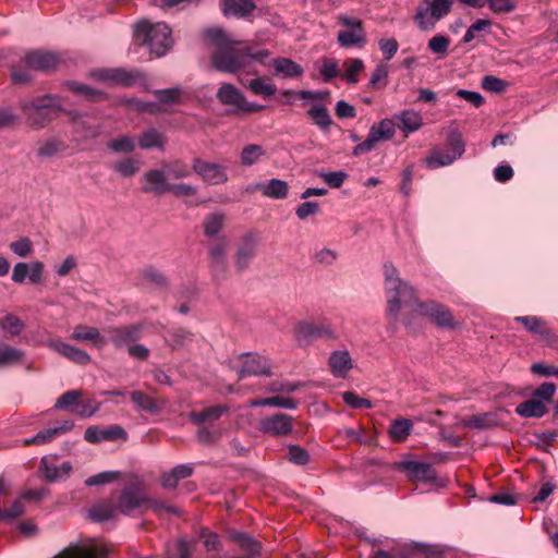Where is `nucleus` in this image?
Returning a JSON list of instances; mask_svg holds the SVG:
<instances>
[{
    "label": "nucleus",
    "instance_id": "nucleus-14",
    "mask_svg": "<svg viewBox=\"0 0 558 558\" xmlns=\"http://www.w3.org/2000/svg\"><path fill=\"white\" fill-rule=\"evenodd\" d=\"M397 469L407 473L410 481L433 483L437 478V472L432 464L421 461H401Z\"/></svg>",
    "mask_w": 558,
    "mask_h": 558
},
{
    "label": "nucleus",
    "instance_id": "nucleus-39",
    "mask_svg": "<svg viewBox=\"0 0 558 558\" xmlns=\"http://www.w3.org/2000/svg\"><path fill=\"white\" fill-rule=\"evenodd\" d=\"M247 88L255 95L269 97L276 94L277 87L266 76L253 78L248 82Z\"/></svg>",
    "mask_w": 558,
    "mask_h": 558
},
{
    "label": "nucleus",
    "instance_id": "nucleus-8",
    "mask_svg": "<svg viewBox=\"0 0 558 558\" xmlns=\"http://www.w3.org/2000/svg\"><path fill=\"white\" fill-rule=\"evenodd\" d=\"M230 242L222 235L208 245V263L210 272L216 281L226 277L228 269V251Z\"/></svg>",
    "mask_w": 558,
    "mask_h": 558
},
{
    "label": "nucleus",
    "instance_id": "nucleus-16",
    "mask_svg": "<svg viewBox=\"0 0 558 558\" xmlns=\"http://www.w3.org/2000/svg\"><path fill=\"white\" fill-rule=\"evenodd\" d=\"M61 57L58 53L33 50L25 54L24 63L27 68L38 71H51L61 63Z\"/></svg>",
    "mask_w": 558,
    "mask_h": 558
},
{
    "label": "nucleus",
    "instance_id": "nucleus-45",
    "mask_svg": "<svg viewBox=\"0 0 558 558\" xmlns=\"http://www.w3.org/2000/svg\"><path fill=\"white\" fill-rule=\"evenodd\" d=\"M497 424L496 416L493 413H482L472 415L463 421L465 427L471 428H490Z\"/></svg>",
    "mask_w": 558,
    "mask_h": 558
},
{
    "label": "nucleus",
    "instance_id": "nucleus-52",
    "mask_svg": "<svg viewBox=\"0 0 558 558\" xmlns=\"http://www.w3.org/2000/svg\"><path fill=\"white\" fill-rule=\"evenodd\" d=\"M41 469L45 472V477L49 482H53L58 480L61 474H68L71 471V465L69 463H64L61 468L56 465H50L47 458H43L40 462Z\"/></svg>",
    "mask_w": 558,
    "mask_h": 558
},
{
    "label": "nucleus",
    "instance_id": "nucleus-5",
    "mask_svg": "<svg viewBox=\"0 0 558 558\" xmlns=\"http://www.w3.org/2000/svg\"><path fill=\"white\" fill-rule=\"evenodd\" d=\"M449 150H441L438 147L430 149L429 155L425 157L424 163L428 169H437L451 165L460 158L464 153V143L458 132H452L447 138Z\"/></svg>",
    "mask_w": 558,
    "mask_h": 558
},
{
    "label": "nucleus",
    "instance_id": "nucleus-19",
    "mask_svg": "<svg viewBox=\"0 0 558 558\" xmlns=\"http://www.w3.org/2000/svg\"><path fill=\"white\" fill-rule=\"evenodd\" d=\"M166 169H150L143 174V192L161 195L169 192L171 183L168 182Z\"/></svg>",
    "mask_w": 558,
    "mask_h": 558
},
{
    "label": "nucleus",
    "instance_id": "nucleus-21",
    "mask_svg": "<svg viewBox=\"0 0 558 558\" xmlns=\"http://www.w3.org/2000/svg\"><path fill=\"white\" fill-rule=\"evenodd\" d=\"M44 264L41 262L17 263L12 271V280L15 283H24L26 277L32 283H40L43 280Z\"/></svg>",
    "mask_w": 558,
    "mask_h": 558
},
{
    "label": "nucleus",
    "instance_id": "nucleus-15",
    "mask_svg": "<svg viewBox=\"0 0 558 558\" xmlns=\"http://www.w3.org/2000/svg\"><path fill=\"white\" fill-rule=\"evenodd\" d=\"M259 429L264 434L272 436H288L293 430V417L284 413H276L263 418L259 423Z\"/></svg>",
    "mask_w": 558,
    "mask_h": 558
},
{
    "label": "nucleus",
    "instance_id": "nucleus-17",
    "mask_svg": "<svg viewBox=\"0 0 558 558\" xmlns=\"http://www.w3.org/2000/svg\"><path fill=\"white\" fill-rule=\"evenodd\" d=\"M258 240L254 233H246L242 236L235 253L234 265L238 271H243L254 258L257 251Z\"/></svg>",
    "mask_w": 558,
    "mask_h": 558
},
{
    "label": "nucleus",
    "instance_id": "nucleus-10",
    "mask_svg": "<svg viewBox=\"0 0 558 558\" xmlns=\"http://www.w3.org/2000/svg\"><path fill=\"white\" fill-rule=\"evenodd\" d=\"M110 549L107 545L88 541L86 543L70 544L53 558H107Z\"/></svg>",
    "mask_w": 558,
    "mask_h": 558
},
{
    "label": "nucleus",
    "instance_id": "nucleus-56",
    "mask_svg": "<svg viewBox=\"0 0 558 558\" xmlns=\"http://www.w3.org/2000/svg\"><path fill=\"white\" fill-rule=\"evenodd\" d=\"M107 146L116 153H132L135 148L133 138L126 135L110 141Z\"/></svg>",
    "mask_w": 558,
    "mask_h": 558
},
{
    "label": "nucleus",
    "instance_id": "nucleus-36",
    "mask_svg": "<svg viewBox=\"0 0 558 558\" xmlns=\"http://www.w3.org/2000/svg\"><path fill=\"white\" fill-rule=\"evenodd\" d=\"M166 143V135L156 129H149L143 132L138 138V145L142 149L162 148Z\"/></svg>",
    "mask_w": 558,
    "mask_h": 558
},
{
    "label": "nucleus",
    "instance_id": "nucleus-57",
    "mask_svg": "<svg viewBox=\"0 0 558 558\" xmlns=\"http://www.w3.org/2000/svg\"><path fill=\"white\" fill-rule=\"evenodd\" d=\"M64 149V143L57 140H48L44 142L37 150L39 157L50 158L56 154L62 151Z\"/></svg>",
    "mask_w": 558,
    "mask_h": 558
},
{
    "label": "nucleus",
    "instance_id": "nucleus-58",
    "mask_svg": "<svg viewBox=\"0 0 558 558\" xmlns=\"http://www.w3.org/2000/svg\"><path fill=\"white\" fill-rule=\"evenodd\" d=\"M343 402L353 409H371L373 403L371 400L359 397L353 391H345L342 393Z\"/></svg>",
    "mask_w": 558,
    "mask_h": 558
},
{
    "label": "nucleus",
    "instance_id": "nucleus-25",
    "mask_svg": "<svg viewBox=\"0 0 558 558\" xmlns=\"http://www.w3.org/2000/svg\"><path fill=\"white\" fill-rule=\"evenodd\" d=\"M70 338L74 341L90 342L97 348H102L107 343L106 339L100 335L98 328L87 325L75 326Z\"/></svg>",
    "mask_w": 558,
    "mask_h": 558
},
{
    "label": "nucleus",
    "instance_id": "nucleus-30",
    "mask_svg": "<svg viewBox=\"0 0 558 558\" xmlns=\"http://www.w3.org/2000/svg\"><path fill=\"white\" fill-rule=\"evenodd\" d=\"M219 102L226 106H232L238 111L244 95L232 84H222L216 94Z\"/></svg>",
    "mask_w": 558,
    "mask_h": 558
},
{
    "label": "nucleus",
    "instance_id": "nucleus-32",
    "mask_svg": "<svg viewBox=\"0 0 558 558\" xmlns=\"http://www.w3.org/2000/svg\"><path fill=\"white\" fill-rule=\"evenodd\" d=\"M119 514L114 500L99 502L89 510V517L98 522L114 519Z\"/></svg>",
    "mask_w": 558,
    "mask_h": 558
},
{
    "label": "nucleus",
    "instance_id": "nucleus-20",
    "mask_svg": "<svg viewBox=\"0 0 558 558\" xmlns=\"http://www.w3.org/2000/svg\"><path fill=\"white\" fill-rule=\"evenodd\" d=\"M143 329V324H132L109 328L108 332L110 335V341L113 343V345L116 348H121L125 344H130L140 340Z\"/></svg>",
    "mask_w": 558,
    "mask_h": 558
},
{
    "label": "nucleus",
    "instance_id": "nucleus-27",
    "mask_svg": "<svg viewBox=\"0 0 558 558\" xmlns=\"http://www.w3.org/2000/svg\"><path fill=\"white\" fill-rule=\"evenodd\" d=\"M276 75L283 78L301 77L304 73L303 68L289 58H276L271 61Z\"/></svg>",
    "mask_w": 558,
    "mask_h": 558
},
{
    "label": "nucleus",
    "instance_id": "nucleus-43",
    "mask_svg": "<svg viewBox=\"0 0 558 558\" xmlns=\"http://www.w3.org/2000/svg\"><path fill=\"white\" fill-rule=\"evenodd\" d=\"M307 114L313 120V122L324 131L329 130L332 124L328 109L322 105L313 106L307 111Z\"/></svg>",
    "mask_w": 558,
    "mask_h": 558
},
{
    "label": "nucleus",
    "instance_id": "nucleus-49",
    "mask_svg": "<svg viewBox=\"0 0 558 558\" xmlns=\"http://www.w3.org/2000/svg\"><path fill=\"white\" fill-rule=\"evenodd\" d=\"M388 81V66L387 64L380 62L374 69L371 80L368 83V87L371 89H381L385 88Z\"/></svg>",
    "mask_w": 558,
    "mask_h": 558
},
{
    "label": "nucleus",
    "instance_id": "nucleus-42",
    "mask_svg": "<svg viewBox=\"0 0 558 558\" xmlns=\"http://www.w3.org/2000/svg\"><path fill=\"white\" fill-rule=\"evenodd\" d=\"M25 328V324L14 314H7L0 319V330L9 337L19 336Z\"/></svg>",
    "mask_w": 558,
    "mask_h": 558
},
{
    "label": "nucleus",
    "instance_id": "nucleus-51",
    "mask_svg": "<svg viewBox=\"0 0 558 558\" xmlns=\"http://www.w3.org/2000/svg\"><path fill=\"white\" fill-rule=\"evenodd\" d=\"M371 131L379 141H388L395 135V123L390 119H384L372 125Z\"/></svg>",
    "mask_w": 558,
    "mask_h": 558
},
{
    "label": "nucleus",
    "instance_id": "nucleus-60",
    "mask_svg": "<svg viewBox=\"0 0 558 558\" xmlns=\"http://www.w3.org/2000/svg\"><path fill=\"white\" fill-rule=\"evenodd\" d=\"M508 83L499 77L486 75L483 77L482 87L493 93H502L506 90Z\"/></svg>",
    "mask_w": 558,
    "mask_h": 558
},
{
    "label": "nucleus",
    "instance_id": "nucleus-48",
    "mask_svg": "<svg viewBox=\"0 0 558 558\" xmlns=\"http://www.w3.org/2000/svg\"><path fill=\"white\" fill-rule=\"evenodd\" d=\"M162 167L166 169L169 179L180 180L191 175L190 167L180 159L162 162Z\"/></svg>",
    "mask_w": 558,
    "mask_h": 558
},
{
    "label": "nucleus",
    "instance_id": "nucleus-12",
    "mask_svg": "<svg viewBox=\"0 0 558 558\" xmlns=\"http://www.w3.org/2000/svg\"><path fill=\"white\" fill-rule=\"evenodd\" d=\"M192 169L205 183L210 185L225 184L229 180L227 167L217 162L194 158Z\"/></svg>",
    "mask_w": 558,
    "mask_h": 558
},
{
    "label": "nucleus",
    "instance_id": "nucleus-2",
    "mask_svg": "<svg viewBox=\"0 0 558 558\" xmlns=\"http://www.w3.org/2000/svg\"><path fill=\"white\" fill-rule=\"evenodd\" d=\"M204 37L207 45L214 48L211 65L220 72L235 73L244 69L248 60L264 62L270 54L266 49L255 50L248 43L233 39L219 27L206 29Z\"/></svg>",
    "mask_w": 558,
    "mask_h": 558
},
{
    "label": "nucleus",
    "instance_id": "nucleus-33",
    "mask_svg": "<svg viewBox=\"0 0 558 558\" xmlns=\"http://www.w3.org/2000/svg\"><path fill=\"white\" fill-rule=\"evenodd\" d=\"M515 412L523 417H541L546 413V407L543 400L532 396L530 400L520 403Z\"/></svg>",
    "mask_w": 558,
    "mask_h": 558
},
{
    "label": "nucleus",
    "instance_id": "nucleus-44",
    "mask_svg": "<svg viewBox=\"0 0 558 558\" xmlns=\"http://www.w3.org/2000/svg\"><path fill=\"white\" fill-rule=\"evenodd\" d=\"M265 155V149L257 144H250L243 147L240 161L244 167H251L255 165Z\"/></svg>",
    "mask_w": 558,
    "mask_h": 558
},
{
    "label": "nucleus",
    "instance_id": "nucleus-28",
    "mask_svg": "<svg viewBox=\"0 0 558 558\" xmlns=\"http://www.w3.org/2000/svg\"><path fill=\"white\" fill-rule=\"evenodd\" d=\"M193 474V468L190 464H180L169 472L161 475V485L167 489H174L181 480L187 478Z\"/></svg>",
    "mask_w": 558,
    "mask_h": 558
},
{
    "label": "nucleus",
    "instance_id": "nucleus-34",
    "mask_svg": "<svg viewBox=\"0 0 558 558\" xmlns=\"http://www.w3.org/2000/svg\"><path fill=\"white\" fill-rule=\"evenodd\" d=\"M24 356V351L11 347L0 339V367L20 364Z\"/></svg>",
    "mask_w": 558,
    "mask_h": 558
},
{
    "label": "nucleus",
    "instance_id": "nucleus-53",
    "mask_svg": "<svg viewBox=\"0 0 558 558\" xmlns=\"http://www.w3.org/2000/svg\"><path fill=\"white\" fill-rule=\"evenodd\" d=\"M112 168L122 177L130 178L140 170V162L133 158H125L116 162Z\"/></svg>",
    "mask_w": 558,
    "mask_h": 558
},
{
    "label": "nucleus",
    "instance_id": "nucleus-6",
    "mask_svg": "<svg viewBox=\"0 0 558 558\" xmlns=\"http://www.w3.org/2000/svg\"><path fill=\"white\" fill-rule=\"evenodd\" d=\"M339 23L348 29L340 31L337 36L338 44L343 48L359 47L366 44V35L362 20L348 15H339Z\"/></svg>",
    "mask_w": 558,
    "mask_h": 558
},
{
    "label": "nucleus",
    "instance_id": "nucleus-23",
    "mask_svg": "<svg viewBox=\"0 0 558 558\" xmlns=\"http://www.w3.org/2000/svg\"><path fill=\"white\" fill-rule=\"evenodd\" d=\"M330 372L335 377L345 378L353 368V361L347 350L335 351L329 357Z\"/></svg>",
    "mask_w": 558,
    "mask_h": 558
},
{
    "label": "nucleus",
    "instance_id": "nucleus-29",
    "mask_svg": "<svg viewBox=\"0 0 558 558\" xmlns=\"http://www.w3.org/2000/svg\"><path fill=\"white\" fill-rule=\"evenodd\" d=\"M229 411L227 405L218 404L206 408L202 411H193L190 413V420L194 424L210 423L219 420L225 413Z\"/></svg>",
    "mask_w": 558,
    "mask_h": 558
},
{
    "label": "nucleus",
    "instance_id": "nucleus-3",
    "mask_svg": "<svg viewBox=\"0 0 558 558\" xmlns=\"http://www.w3.org/2000/svg\"><path fill=\"white\" fill-rule=\"evenodd\" d=\"M134 40L137 45L147 47L156 57L165 56L173 45L168 25L151 24L148 21H141L135 25Z\"/></svg>",
    "mask_w": 558,
    "mask_h": 558
},
{
    "label": "nucleus",
    "instance_id": "nucleus-26",
    "mask_svg": "<svg viewBox=\"0 0 558 558\" xmlns=\"http://www.w3.org/2000/svg\"><path fill=\"white\" fill-rule=\"evenodd\" d=\"M140 76L138 73L130 72L123 69H108L99 72L98 77L101 81L109 82L111 84L130 86Z\"/></svg>",
    "mask_w": 558,
    "mask_h": 558
},
{
    "label": "nucleus",
    "instance_id": "nucleus-22",
    "mask_svg": "<svg viewBox=\"0 0 558 558\" xmlns=\"http://www.w3.org/2000/svg\"><path fill=\"white\" fill-rule=\"evenodd\" d=\"M48 347L76 364L87 365L90 363L92 359L87 352L63 341L50 340Z\"/></svg>",
    "mask_w": 558,
    "mask_h": 558
},
{
    "label": "nucleus",
    "instance_id": "nucleus-54",
    "mask_svg": "<svg viewBox=\"0 0 558 558\" xmlns=\"http://www.w3.org/2000/svg\"><path fill=\"white\" fill-rule=\"evenodd\" d=\"M144 506H146L147 509L151 510L153 512L160 517L163 515L165 513L180 514V510L178 508L157 499L147 498V501Z\"/></svg>",
    "mask_w": 558,
    "mask_h": 558
},
{
    "label": "nucleus",
    "instance_id": "nucleus-13",
    "mask_svg": "<svg viewBox=\"0 0 558 558\" xmlns=\"http://www.w3.org/2000/svg\"><path fill=\"white\" fill-rule=\"evenodd\" d=\"M514 322L523 325L526 331L537 337L542 341H545L548 344H553L557 341V336L549 327L548 323L535 315L527 316H517L514 317Z\"/></svg>",
    "mask_w": 558,
    "mask_h": 558
},
{
    "label": "nucleus",
    "instance_id": "nucleus-35",
    "mask_svg": "<svg viewBox=\"0 0 558 558\" xmlns=\"http://www.w3.org/2000/svg\"><path fill=\"white\" fill-rule=\"evenodd\" d=\"M256 189H258L264 196L269 198H284L288 194V184L287 182L272 179L267 184H257Z\"/></svg>",
    "mask_w": 558,
    "mask_h": 558
},
{
    "label": "nucleus",
    "instance_id": "nucleus-1",
    "mask_svg": "<svg viewBox=\"0 0 558 558\" xmlns=\"http://www.w3.org/2000/svg\"><path fill=\"white\" fill-rule=\"evenodd\" d=\"M384 275L388 294L387 312L395 322L402 307H411L412 314L426 317L439 328H458V323L446 305L436 301L420 302L415 289L399 278L392 264L384 265Z\"/></svg>",
    "mask_w": 558,
    "mask_h": 558
},
{
    "label": "nucleus",
    "instance_id": "nucleus-61",
    "mask_svg": "<svg viewBox=\"0 0 558 558\" xmlns=\"http://www.w3.org/2000/svg\"><path fill=\"white\" fill-rule=\"evenodd\" d=\"M234 541L251 555H258L260 551V544L245 534H236Z\"/></svg>",
    "mask_w": 558,
    "mask_h": 558
},
{
    "label": "nucleus",
    "instance_id": "nucleus-11",
    "mask_svg": "<svg viewBox=\"0 0 558 558\" xmlns=\"http://www.w3.org/2000/svg\"><path fill=\"white\" fill-rule=\"evenodd\" d=\"M242 362V367L239 371V378L245 376H266L269 377L274 374L271 361L258 353L247 352L239 356Z\"/></svg>",
    "mask_w": 558,
    "mask_h": 558
},
{
    "label": "nucleus",
    "instance_id": "nucleus-24",
    "mask_svg": "<svg viewBox=\"0 0 558 558\" xmlns=\"http://www.w3.org/2000/svg\"><path fill=\"white\" fill-rule=\"evenodd\" d=\"M220 3L226 16H235L238 19L247 17L256 9L252 0H221Z\"/></svg>",
    "mask_w": 558,
    "mask_h": 558
},
{
    "label": "nucleus",
    "instance_id": "nucleus-55",
    "mask_svg": "<svg viewBox=\"0 0 558 558\" xmlns=\"http://www.w3.org/2000/svg\"><path fill=\"white\" fill-rule=\"evenodd\" d=\"M83 397L81 390H70L64 392L56 402V409L68 410L72 405H78L80 399Z\"/></svg>",
    "mask_w": 558,
    "mask_h": 558
},
{
    "label": "nucleus",
    "instance_id": "nucleus-37",
    "mask_svg": "<svg viewBox=\"0 0 558 558\" xmlns=\"http://www.w3.org/2000/svg\"><path fill=\"white\" fill-rule=\"evenodd\" d=\"M398 120L400 121L399 128L410 133L417 131L423 125L422 116L414 110H403L398 116Z\"/></svg>",
    "mask_w": 558,
    "mask_h": 558
},
{
    "label": "nucleus",
    "instance_id": "nucleus-4",
    "mask_svg": "<svg viewBox=\"0 0 558 558\" xmlns=\"http://www.w3.org/2000/svg\"><path fill=\"white\" fill-rule=\"evenodd\" d=\"M61 110L60 105L51 95L37 97L36 99L23 104V111L27 123L34 129L47 126Z\"/></svg>",
    "mask_w": 558,
    "mask_h": 558
},
{
    "label": "nucleus",
    "instance_id": "nucleus-62",
    "mask_svg": "<svg viewBox=\"0 0 558 558\" xmlns=\"http://www.w3.org/2000/svg\"><path fill=\"white\" fill-rule=\"evenodd\" d=\"M450 45V39L444 35H436L432 37L428 41V48L437 54H446L448 51V47Z\"/></svg>",
    "mask_w": 558,
    "mask_h": 558
},
{
    "label": "nucleus",
    "instance_id": "nucleus-50",
    "mask_svg": "<svg viewBox=\"0 0 558 558\" xmlns=\"http://www.w3.org/2000/svg\"><path fill=\"white\" fill-rule=\"evenodd\" d=\"M155 97L160 105H178L182 99V90L178 87L168 89H157L154 92Z\"/></svg>",
    "mask_w": 558,
    "mask_h": 558
},
{
    "label": "nucleus",
    "instance_id": "nucleus-41",
    "mask_svg": "<svg viewBox=\"0 0 558 558\" xmlns=\"http://www.w3.org/2000/svg\"><path fill=\"white\" fill-rule=\"evenodd\" d=\"M73 425L74 424L72 421H64L58 427L48 428V429L37 433L35 435V441H37V446L47 444V442L51 441L53 438H56L57 436L71 430Z\"/></svg>",
    "mask_w": 558,
    "mask_h": 558
},
{
    "label": "nucleus",
    "instance_id": "nucleus-40",
    "mask_svg": "<svg viewBox=\"0 0 558 558\" xmlns=\"http://www.w3.org/2000/svg\"><path fill=\"white\" fill-rule=\"evenodd\" d=\"M413 423L410 420L400 418L391 423L388 433L393 441L402 442L410 435Z\"/></svg>",
    "mask_w": 558,
    "mask_h": 558
},
{
    "label": "nucleus",
    "instance_id": "nucleus-59",
    "mask_svg": "<svg viewBox=\"0 0 558 558\" xmlns=\"http://www.w3.org/2000/svg\"><path fill=\"white\" fill-rule=\"evenodd\" d=\"M120 473L116 471H106L88 477L85 481L87 486L104 485L119 480Z\"/></svg>",
    "mask_w": 558,
    "mask_h": 558
},
{
    "label": "nucleus",
    "instance_id": "nucleus-38",
    "mask_svg": "<svg viewBox=\"0 0 558 558\" xmlns=\"http://www.w3.org/2000/svg\"><path fill=\"white\" fill-rule=\"evenodd\" d=\"M192 341L193 333L183 328H175L171 330L168 335V338H166V342L171 348V350L183 349Z\"/></svg>",
    "mask_w": 558,
    "mask_h": 558
},
{
    "label": "nucleus",
    "instance_id": "nucleus-64",
    "mask_svg": "<svg viewBox=\"0 0 558 558\" xmlns=\"http://www.w3.org/2000/svg\"><path fill=\"white\" fill-rule=\"evenodd\" d=\"M319 177L332 189L340 187L347 179V173L343 171L323 172Z\"/></svg>",
    "mask_w": 558,
    "mask_h": 558
},
{
    "label": "nucleus",
    "instance_id": "nucleus-7",
    "mask_svg": "<svg viewBox=\"0 0 558 558\" xmlns=\"http://www.w3.org/2000/svg\"><path fill=\"white\" fill-rule=\"evenodd\" d=\"M147 501L143 483L138 480L126 485L114 500L120 514H129L142 508Z\"/></svg>",
    "mask_w": 558,
    "mask_h": 558
},
{
    "label": "nucleus",
    "instance_id": "nucleus-31",
    "mask_svg": "<svg viewBox=\"0 0 558 558\" xmlns=\"http://www.w3.org/2000/svg\"><path fill=\"white\" fill-rule=\"evenodd\" d=\"M132 402L138 410L145 411L150 414H157L160 412L162 404L158 402L154 397L144 393L141 390H134L130 393Z\"/></svg>",
    "mask_w": 558,
    "mask_h": 558
},
{
    "label": "nucleus",
    "instance_id": "nucleus-47",
    "mask_svg": "<svg viewBox=\"0 0 558 558\" xmlns=\"http://www.w3.org/2000/svg\"><path fill=\"white\" fill-rule=\"evenodd\" d=\"M344 73L343 76L349 84H356L359 82V75L364 71L363 60L355 58L349 59L343 62Z\"/></svg>",
    "mask_w": 558,
    "mask_h": 558
},
{
    "label": "nucleus",
    "instance_id": "nucleus-18",
    "mask_svg": "<svg viewBox=\"0 0 558 558\" xmlns=\"http://www.w3.org/2000/svg\"><path fill=\"white\" fill-rule=\"evenodd\" d=\"M294 333L298 341L308 342L316 338H331L333 330L328 324L300 322L294 327Z\"/></svg>",
    "mask_w": 558,
    "mask_h": 558
},
{
    "label": "nucleus",
    "instance_id": "nucleus-9",
    "mask_svg": "<svg viewBox=\"0 0 558 558\" xmlns=\"http://www.w3.org/2000/svg\"><path fill=\"white\" fill-rule=\"evenodd\" d=\"M452 0L425 1L415 14V22L421 29H429L435 23L450 12Z\"/></svg>",
    "mask_w": 558,
    "mask_h": 558
},
{
    "label": "nucleus",
    "instance_id": "nucleus-63",
    "mask_svg": "<svg viewBox=\"0 0 558 558\" xmlns=\"http://www.w3.org/2000/svg\"><path fill=\"white\" fill-rule=\"evenodd\" d=\"M10 250L20 257H27L33 252V243L28 238H22L12 242Z\"/></svg>",
    "mask_w": 558,
    "mask_h": 558
},
{
    "label": "nucleus",
    "instance_id": "nucleus-46",
    "mask_svg": "<svg viewBox=\"0 0 558 558\" xmlns=\"http://www.w3.org/2000/svg\"><path fill=\"white\" fill-rule=\"evenodd\" d=\"M225 220L226 217L221 213H214L208 215L203 222L205 235L209 238L217 235L223 228Z\"/></svg>",
    "mask_w": 558,
    "mask_h": 558
}]
</instances>
